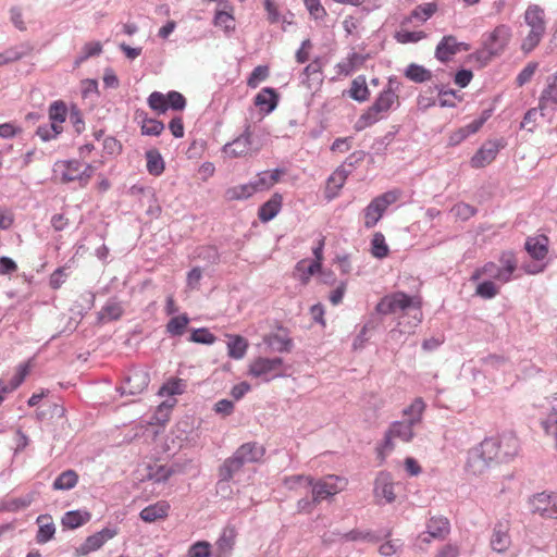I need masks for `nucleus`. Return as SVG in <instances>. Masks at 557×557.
<instances>
[{
	"mask_svg": "<svg viewBox=\"0 0 557 557\" xmlns=\"http://www.w3.org/2000/svg\"><path fill=\"white\" fill-rule=\"evenodd\" d=\"M228 337L227 356L235 360L244 358L249 347L247 338L239 334L230 335Z\"/></svg>",
	"mask_w": 557,
	"mask_h": 557,
	"instance_id": "obj_43",
	"label": "nucleus"
},
{
	"mask_svg": "<svg viewBox=\"0 0 557 557\" xmlns=\"http://www.w3.org/2000/svg\"><path fill=\"white\" fill-rule=\"evenodd\" d=\"M482 46L492 51H497V55H502L512 36L511 27L507 24L497 25L491 33L484 35Z\"/></svg>",
	"mask_w": 557,
	"mask_h": 557,
	"instance_id": "obj_13",
	"label": "nucleus"
},
{
	"mask_svg": "<svg viewBox=\"0 0 557 557\" xmlns=\"http://www.w3.org/2000/svg\"><path fill=\"white\" fill-rule=\"evenodd\" d=\"M103 51V46L100 41H88L86 42L81 52L75 57L73 62V69H78L85 61L90 58L99 57Z\"/></svg>",
	"mask_w": 557,
	"mask_h": 557,
	"instance_id": "obj_41",
	"label": "nucleus"
},
{
	"mask_svg": "<svg viewBox=\"0 0 557 557\" xmlns=\"http://www.w3.org/2000/svg\"><path fill=\"white\" fill-rule=\"evenodd\" d=\"M199 426L200 421L194 414H185L176 422L173 433L182 443L195 446L200 437Z\"/></svg>",
	"mask_w": 557,
	"mask_h": 557,
	"instance_id": "obj_11",
	"label": "nucleus"
},
{
	"mask_svg": "<svg viewBox=\"0 0 557 557\" xmlns=\"http://www.w3.org/2000/svg\"><path fill=\"white\" fill-rule=\"evenodd\" d=\"M393 438V432L386 430L383 440L375 446L376 459L381 465L385 462L387 454L392 453L395 448Z\"/></svg>",
	"mask_w": 557,
	"mask_h": 557,
	"instance_id": "obj_62",
	"label": "nucleus"
},
{
	"mask_svg": "<svg viewBox=\"0 0 557 557\" xmlns=\"http://www.w3.org/2000/svg\"><path fill=\"white\" fill-rule=\"evenodd\" d=\"M475 286L474 296H478L482 299L490 300L495 298L499 292L500 287L492 280H479Z\"/></svg>",
	"mask_w": 557,
	"mask_h": 557,
	"instance_id": "obj_54",
	"label": "nucleus"
},
{
	"mask_svg": "<svg viewBox=\"0 0 557 557\" xmlns=\"http://www.w3.org/2000/svg\"><path fill=\"white\" fill-rule=\"evenodd\" d=\"M36 523L38 524V531L36 533V542L38 544L48 543L54 537L55 525L49 513L39 515L36 519Z\"/></svg>",
	"mask_w": 557,
	"mask_h": 557,
	"instance_id": "obj_30",
	"label": "nucleus"
},
{
	"mask_svg": "<svg viewBox=\"0 0 557 557\" xmlns=\"http://www.w3.org/2000/svg\"><path fill=\"white\" fill-rule=\"evenodd\" d=\"M498 261L502 265L487 261L482 267L475 268L470 276V282H478L482 276H487V280L497 281L502 284L510 282L518 269L516 253L512 250H505L500 253Z\"/></svg>",
	"mask_w": 557,
	"mask_h": 557,
	"instance_id": "obj_1",
	"label": "nucleus"
},
{
	"mask_svg": "<svg viewBox=\"0 0 557 557\" xmlns=\"http://www.w3.org/2000/svg\"><path fill=\"white\" fill-rule=\"evenodd\" d=\"M549 238L547 235L528 237L524 243V249L535 261H542L548 253Z\"/></svg>",
	"mask_w": 557,
	"mask_h": 557,
	"instance_id": "obj_24",
	"label": "nucleus"
},
{
	"mask_svg": "<svg viewBox=\"0 0 557 557\" xmlns=\"http://www.w3.org/2000/svg\"><path fill=\"white\" fill-rule=\"evenodd\" d=\"M264 454L265 448L257 442L244 443L233 453L243 466L261 461Z\"/></svg>",
	"mask_w": 557,
	"mask_h": 557,
	"instance_id": "obj_21",
	"label": "nucleus"
},
{
	"mask_svg": "<svg viewBox=\"0 0 557 557\" xmlns=\"http://www.w3.org/2000/svg\"><path fill=\"white\" fill-rule=\"evenodd\" d=\"M117 534L116 528H103L100 531L87 536L85 541L75 548L74 557L86 556L91 552H96L103 546V544L113 539Z\"/></svg>",
	"mask_w": 557,
	"mask_h": 557,
	"instance_id": "obj_14",
	"label": "nucleus"
},
{
	"mask_svg": "<svg viewBox=\"0 0 557 557\" xmlns=\"http://www.w3.org/2000/svg\"><path fill=\"white\" fill-rule=\"evenodd\" d=\"M283 206V196L280 193H274L258 208V219L261 223L265 224L272 221L281 211Z\"/></svg>",
	"mask_w": 557,
	"mask_h": 557,
	"instance_id": "obj_23",
	"label": "nucleus"
},
{
	"mask_svg": "<svg viewBox=\"0 0 557 557\" xmlns=\"http://www.w3.org/2000/svg\"><path fill=\"white\" fill-rule=\"evenodd\" d=\"M370 252L371 255L382 260L389 255V247L386 244L385 236L381 232H376L373 234L371 242H370Z\"/></svg>",
	"mask_w": 557,
	"mask_h": 557,
	"instance_id": "obj_56",
	"label": "nucleus"
},
{
	"mask_svg": "<svg viewBox=\"0 0 557 557\" xmlns=\"http://www.w3.org/2000/svg\"><path fill=\"white\" fill-rule=\"evenodd\" d=\"M342 481L341 478L330 475L326 479L315 480L314 478L308 479V487L311 488L313 502L318 505L323 500H331L333 496L339 493L341 488L337 487L336 483L331 481Z\"/></svg>",
	"mask_w": 557,
	"mask_h": 557,
	"instance_id": "obj_12",
	"label": "nucleus"
},
{
	"mask_svg": "<svg viewBox=\"0 0 557 557\" xmlns=\"http://www.w3.org/2000/svg\"><path fill=\"white\" fill-rule=\"evenodd\" d=\"M394 486L392 473L387 470H382L374 480L373 495L375 498H384L386 504H392L396 500Z\"/></svg>",
	"mask_w": 557,
	"mask_h": 557,
	"instance_id": "obj_17",
	"label": "nucleus"
},
{
	"mask_svg": "<svg viewBox=\"0 0 557 557\" xmlns=\"http://www.w3.org/2000/svg\"><path fill=\"white\" fill-rule=\"evenodd\" d=\"M95 171L96 168L90 163H87L84 170L77 174H71L69 171H63L61 174V183L69 184L72 182H78L79 187L85 188L94 176Z\"/></svg>",
	"mask_w": 557,
	"mask_h": 557,
	"instance_id": "obj_40",
	"label": "nucleus"
},
{
	"mask_svg": "<svg viewBox=\"0 0 557 557\" xmlns=\"http://www.w3.org/2000/svg\"><path fill=\"white\" fill-rule=\"evenodd\" d=\"M495 457L494 443L485 437L481 443L468 450L465 472L474 476L482 475L488 469L498 465Z\"/></svg>",
	"mask_w": 557,
	"mask_h": 557,
	"instance_id": "obj_2",
	"label": "nucleus"
},
{
	"mask_svg": "<svg viewBox=\"0 0 557 557\" xmlns=\"http://www.w3.org/2000/svg\"><path fill=\"white\" fill-rule=\"evenodd\" d=\"M416 423L408 421H394L389 428L388 432H393V436L401 440L405 443H409L414 437L413 425Z\"/></svg>",
	"mask_w": 557,
	"mask_h": 557,
	"instance_id": "obj_46",
	"label": "nucleus"
},
{
	"mask_svg": "<svg viewBox=\"0 0 557 557\" xmlns=\"http://www.w3.org/2000/svg\"><path fill=\"white\" fill-rule=\"evenodd\" d=\"M187 383L185 380L174 376L165 381L157 392V395L160 397L169 396L173 397L176 395H182L186 392Z\"/></svg>",
	"mask_w": 557,
	"mask_h": 557,
	"instance_id": "obj_44",
	"label": "nucleus"
},
{
	"mask_svg": "<svg viewBox=\"0 0 557 557\" xmlns=\"http://www.w3.org/2000/svg\"><path fill=\"white\" fill-rule=\"evenodd\" d=\"M277 333L271 332L263 336V343L273 351L284 354L292 352L295 344L290 337V331L280 321H275Z\"/></svg>",
	"mask_w": 557,
	"mask_h": 557,
	"instance_id": "obj_10",
	"label": "nucleus"
},
{
	"mask_svg": "<svg viewBox=\"0 0 557 557\" xmlns=\"http://www.w3.org/2000/svg\"><path fill=\"white\" fill-rule=\"evenodd\" d=\"M187 557H212V545L205 540L196 541L188 547Z\"/></svg>",
	"mask_w": 557,
	"mask_h": 557,
	"instance_id": "obj_64",
	"label": "nucleus"
},
{
	"mask_svg": "<svg viewBox=\"0 0 557 557\" xmlns=\"http://www.w3.org/2000/svg\"><path fill=\"white\" fill-rule=\"evenodd\" d=\"M286 173L285 168H275L271 171H262L257 174L255 180L259 191L269 190L276 183H278L282 176Z\"/></svg>",
	"mask_w": 557,
	"mask_h": 557,
	"instance_id": "obj_35",
	"label": "nucleus"
},
{
	"mask_svg": "<svg viewBox=\"0 0 557 557\" xmlns=\"http://www.w3.org/2000/svg\"><path fill=\"white\" fill-rule=\"evenodd\" d=\"M404 76L416 84H422L432 78V72L418 63H410L404 70Z\"/></svg>",
	"mask_w": 557,
	"mask_h": 557,
	"instance_id": "obj_45",
	"label": "nucleus"
},
{
	"mask_svg": "<svg viewBox=\"0 0 557 557\" xmlns=\"http://www.w3.org/2000/svg\"><path fill=\"white\" fill-rule=\"evenodd\" d=\"M397 100L398 96H392L384 90L379 92L373 103L358 117L354 124V129L361 132L377 123L382 119L380 114L388 112Z\"/></svg>",
	"mask_w": 557,
	"mask_h": 557,
	"instance_id": "obj_4",
	"label": "nucleus"
},
{
	"mask_svg": "<svg viewBox=\"0 0 557 557\" xmlns=\"http://www.w3.org/2000/svg\"><path fill=\"white\" fill-rule=\"evenodd\" d=\"M196 258L205 261L207 264L215 265L220 263L221 255L215 245H201L195 250Z\"/></svg>",
	"mask_w": 557,
	"mask_h": 557,
	"instance_id": "obj_57",
	"label": "nucleus"
},
{
	"mask_svg": "<svg viewBox=\"0 0 557 557\" xmlns=\"http://www.w3.org/2000/svg\"><path fill=\"white\" fill-rule=\"evenodd\" d=\"M511 544L510 535L508 534V528L497 522L494 525L493 534L491 536V547L496 553H505Z\"/></svg>",
	"mask_w": 557,
	"mask_h": 557,
	"instance_id": "obj_28",
	"label": "nucleus"
},
{
	"mask_svg": "<svg viewBox=\"0 0 557 557\" xmlns=\"http://www.w3.org/2000/svg\"><path fill=\"white\" fill-rule=\"evenodd\" d=\"M399 193L397 190H387L374 197L363 209L364 227L370 230L374 227L385 213L388 206L397 201Z\"/></svg>",
	"mask_w": 557,
	"mask_h": 557,
	"instance_id": "obj_6",
	"label": "nucleus"
},
{
	"mask_svg": "<svg viewBox=\"0 0 557 557\" xmlns=\"http://www.w3.org/2000/svg\"><path fill=\"white\" fill-rule=\"evenodd\" d=\"M342 540L345 542L366 541L370 543H379L382 541V536L373 531H361L359 529H352L342 534Z\"/></svg>",
	"mask_w": 557,
	"mask_h": 557,
	"instance_id": "obj_58",
	"label": "nucleus"
},
{
	"mask_svg": "<svg viewBox=\"0 0 557 557\" xmlns=\"http://www.w3.org/2000/svg\"><path fill=\"white\" fill-rule=\"evenodd\" d=\"M354 168L344 165H339L330 176H329V189L332 188V182L338 181V185H334V190L330 195V199L336 198L339 195V190L344 186L347 177L351 174Z\"/></svg>",
	"mask_w": 557,
	"mask_h": 557,
	"instance_id": "obj_50",
	"label": "nucleus"
},
{
	"mask_svg": "<svg viewBox=\"0 0 557 557\" xmlns=\"http://www.w3.org/2000/svg\"><path fill=\"white\" fill-rule=\"evenodd\" d=\"M257 191H259V188L256 182L251 181L247 184H240L226 188L224 191V199L226 201L246 200L252 197Z\"/></svg>",
	"mask_w": 557,
	"mask_h": 557,
	"instance_id": "obj_29",
	"label": "nucleus"
},
{
	"mask_svg": "<svg viewBox=\"0 0 557 557\" xmlns=\"http://www.w3.org/2000/svg\"><path fill=\"white\" fill-rule=\"evenodd\" d=\"M66 408L63 405L47 401L35 411V419L37 422H44L53 418H64Z\"/></svg>",
	"mask_w": 557,
	"mask_h": 557,
	"instance_id": "obj_34",
	"label": "nucleus"
},
{
	"mask_svg": "<svg viewBox=\"0 0 557 557\" xmlns=\"http://www.w3.org/2000/svg\"><path fill=\"white\" fill-rule=\"evenodd\" d=\"M507 146L504 137L496 139H487L476 150L470 159V166L472 169H482L491 164L497 157L498 152Z\"/></svg>",
	"mask_w": 557,
	"mask_h": 557,
	"instance_id": "obj_8",
	"label": "nucleus"
},
{
	"mask_svg": "<svg viewBox=\"0 0 557 557\" xmlns=\"http://www.w3.org/2000/svg\"><path fill=\"white\" fill-rule=\"evenodd\" d=\"M354 168L344 165H339L330 176H329V189L332 188V182L338 181V185H334V190L330 195V199L336 198L339 195V190L344 186L347 177L351 174Z\"/></svg>",
	"mask_w": 557,
	"mask_h": 557,
	"instance_id": "obj_49",
	"label": "nucleus"
},
{
	"mask_svg": "<svg viewBox=\"0 0 557 557\" xmlns=\"http://www.w3.org/2000/svg\"><path fill=\"white\" fill-rule=\"evenodd\" d=\"M212 24L215 27L223 28V32L227 37H230L236 29L234 13H228L223 10H215Z\"/></svg>",
	"mask_w": 557,
	"mask_h": 557,
	"instance_id": "obj_47",
	"label": "nucleus"
},
{
	"mask_svg": "<svg viewBox=\"0 0 557 557\" xmlns=\"http://www.w3.org/2000/svg\"><path fill=\"white\" fill-rule=\"evenodd\" d=\"M70 108L63 100H54L50 103L48 109V116L50 122L64 123L69 115Z\"/></svg>",
	"mask_w": 557,
	"mask_h": 557,
	"instance_id": "obj_60",
	"label": "nucleus"
},
{
	"mask_svg": "<svg viewBox=\"0 0 557 557\" xmlns=\"http://www.w3.org/2000/svg\"><path fill=\"white\" fill-rule=\"evenodd\" d=\"M248 374L253 377H260L263 382L269 383L270 381L278 377H285L284 372H274L272 369L269 357H257L248 368Z\"/></svg>",
	"mask_w": 557,
	"mask_h": 557,
	"instance_id": "obj_20",
	"label": "nucleus"
},
{
	"mask_svg": "<svg viewBox=\"0 0 557 557\" xmlns=\"http://www.w3.org/2000/svg\"><path fill=\"white\" fill-rule=\"evenodd\" d=\"M150 372L144 367L133 366L123 374L115 391L121 396H136L144 393L150 384Z\"/></svg>",
	"mask_w": 557,
	"mask_h": 557,
	"instance_id": "obj_5",
	"label": "nucleus"
},
{
	"mask_svg": "<svg viewBox=\"0 0 557 557\" xmlns=\"http://www.w3.org/2000/svg\"><path fill=\"white\" fill-rule=\"evenodd\" d=\"M34 46L29 41L22 42L0 53V66L16 62L29 55Z\"/></svg>",
	"mask_w": 557,
	"mask_h": 557,
	"instance_id": "obj_31",
	"label": "nucleus"
},
{
	"mask_svg": "<svg viewBox=\"0 0 557 557\" xmlns=\"http://www.w3.org/2000/svg\"><path fill=\"white\" fill-rule=\"evenodd\" d=\"M146 469L145 479L153 483H165L171 478L170 473H168L169 466L166 465H148Z\"/></svg>",
	"mask_w": 557,
	"mask_h": 557,
	"instance_id": "obj_61",
	"label": "nucleus"
},
{
	"mask_svg": "<svg viewBox=\"0 0 557 557\" xmlns=\"http://www.w3.org/2000/svg\"><path fill=\"white\" fill-rule=\"evenodd\" d=\"M243 465L239 459H237L234 455L226 458L219 467H218V482L216 490L224 491L230 488L228 483L234 478V475L243 469Z\"/></svg>",
	"mask_w": 557,
	"mask_h": 557,
	"instance_id": "obj_19",
	"label": "nucleus"
},
{
	"mask_svg": "<svg viewBox=\"0 0 557 557\" xmlns=\"http://www.w3.org/2000/svg\"><path fill=\"white\" fill-rule=\"evenodd\" d=\"M524 21L531 30L545 33L544 10L537 4H530L524 13Z\"/></svg>",
	"mask_w": 557,
	"mask_h": 557,
	"instance_id": "obj_39",
	"label": "nucleus"
},
{
	"mask_svg": "<svg viewBox=\"0 0 557 557\" xmlns=\"http://www.w3.org/2000/svg\"><path fill=\"white\" fill-rule=\"evenodd\" d=\"M344 96H348L352 100L361 103L370 98V90L367 85V79L364 75H358L356 78L351 81L350 88L343 92Z\"/></svg>",
	"mask_w": 557,
	"mask_h": 557,
	"instance_id": "obj_33",
	"label": "nucleus"
},
{
	"mask_svg": "<svg viewBox=\"0 0 557 557\" xmlns=\"http://www.w3.org/2000/svg\"><path fill=\"white\" fill-rule=\"evenodd\" d=\"M78 474L73 469H67L61 472L52 483V490L54 491H70L78 483Z\"/></svg>",
	"mask_w": 557,
	"mask_h": 557,
	"instance_id": "obj_48",
	"label": "nucleus"
},
{
	"mask_svg": "<svg viewBox=\"0 0 557 557\" xmlns=\"http://www.w3.org/2000/svg\"><path fill=\"white\" fill-rule=\"evenodd\" d=\"M540 108L543 109V103L552 101L557 103V72L547 78V85L540 96Z\"/></svg>",
	"mask_w": 557,
	"mask_h": 557,
	"instance_id": "obj_63",
	"label": "nucleus"
},
{
	"mask_svg": "<svg viewBox=\"0 0 557 557\" xmlns=\"http://www.w3.org/2000/svg\"><path fill=\"white\" fill-rule=\"evenodd\" d=\"M124 314V309L116 297L107 300L101 310L97 313V324H104L111 321L120 320Z\"/></svg>",
	"mask_w": 557,
	"mask_h": 557,
	"instance_id": "obj_25",
	"label": "nucleus"
},
{
	"mask_svg": "<svg viewBox=\"0 0 557 557\" xmlns=\"http://www.w3.org/2000/svg\"><path fill=\"white\" fill-rule=\"evenodd\" d=\"M187 339L195 344L213 345L216 336L208 327H193Z\"/></svg>",
	"mask_w": 557,
	"mask_h": 557,
	"instance_id": "obj_59",
	"label": "nucleus"
},
{
	"mask_svg": "<svg viewBox=\"0 0 557 557\" xmlns=\"http://www.w3.org/2000/svg\"><path fill=\"white\" fill-rule=\"evenodd\" d=\"M354 168L344 165H339L330 176H329V189L332 188V182L338 181V185H334V190L330 195V199L336 198L339 195V190L344 186L347 177L351 174Z\"/></svg>",
	"mask_w": 557,
	"mask_h": 557,
	"instance_id": "obj_51",
	"label": "nucleus"
},
{
	"mask_svg": "<svg viewBox=\"0 0 557 557\" xmlns=\"http://www.w3.org/2000/svg\"><path fill=\"white\" fill-rule=\"evenodd\" d=\"M370 58V54H360L358 52H351L346 62L337 63V73L339 75L349 76L354 71L361 67L364 62Z\"/></svg>",
	"mask_w": 557,
	"mask_h": 557,
	"instance_id": "obj_42",
	"label": "nucleus"
},
{
	"mask_svg": "<svg viewBox=\"0 0 557 557\" xmlns=\"http://www.w3.org/2000/svg\"><path fill=\"white\" fill-rule=\"evenodd\" d=\"M251 126L249 123H247L244 132L233 141L226 143L223 146L222 151L230 158H239L246 156L248 151L251 149Z\"/></svg>",
	"mask_w": 557,
	"mask_h": 557,
	"instance_id": "obj_16",
	"label": "nucleus"
},
{
	"mask_svg": "<svg viewBox=\"0 0 557 557\" xmlns=\"http://www.w3.org/2000/svg\"><path fill=\"white\" fill-rule=\"evenodd\" d=\"M487 440L494 443L498 465L510 462L519 454L520 442L513 432H506L496 437L491 436Z\"/></svg>",
	"mask_w": 557,
	"mask_h": 557,
	"instance_id": "obj_7",
	"label": "nucleus"
},
{
	"mask_svg": "<svg viewBox=\"0 0 557 557\" xmlns=\"http://www.w3.org/2000/svg\"><path fill=\"white\" fill-rule=\"evenodd\" d=\"M189 323L190 318L186 312L174 315L165 324V333L170 337H180L185 334Z\"/></svg>",
	"mask_w": 557,
	"mask_h": 557,
	"instance_id": "obj_38",
	"label": "nucleus"
},
{
	"mask_svg": "<svg viewBox=\"0 0 557 557\" xmlns=\"http://www.w3.org/2000/svg\"><path fill=\"white\" fill-rule=\"evenodd\" d=\"M170 508V504L166 500H159L141 509L139 518L146 523H153L165 519L169 516Z\"/></svg>",
	"mask_w": 557,
	"mask_h": 557,
	"instance_id": "obj_26",
	"label": "nucleus"
},
{
	"mask_svg": "<svg viewBox=\"0 0 557 557\" xmlns=\"http://www.w3.org/2000/svg\"><path fill=\"white\" fill-rule=\"evenodd\" d=\"M450 532V522L446 517H432L426 522V531L419 535V541L430 543L431 539L444 540Z\"/></svg>",
	"mask_w": 557,
	"mask_h": 557,
	"instance_id": "obj_18",
	"label": "nucleus"
},
{
	"mask_svg": "<svg viewBox=\"0 0 557 557\" xmlns=\"http://www.w3.org/2000/svg\"><path fill=\"white\" fill-rule=\"evenodd\" d=\"M422 298L419 295H409L406 292L397 290L384 295L375 305V312L382 315H389L396 313L398 310L407 312L410 309L419 311L418 321L422 320Z\"/></svg>",
	"mask_w": 557,
	"mask_h": 557,
	"instance_id": "obj_3",
	"label": "nucleus"
},
{
	"mask_svg": "<svg viewBox=\"0 0 557 557\" xmlns=\"http://www.w3.org/2000/svg\"><path fill=\"white\" fill-rule=\"evenodd\" d=\"M322 267L318 262L308 259L299 260L294 268V276L300 282L302 286L309 284L312 275L318 274Z\"/></svg>",
	"mask_w": 557,
	"mask_h": 557,
	"instance_id": "obj_27",
	"label": "nucleus"
},
{
	"mask_svg": "<svg viewBox=\"0 0 557 557\" xmlns=\"http://www.w3.org/2000/svg\"><path fill=\"white\" fill-rule=\"evenodd\" d=\"M146 168L150 175L160 176L165 170V161L157 148L148 149L145 152Z\"/></svg>",
	"mask_w": 557,
	"mask_h": 557,
	"instance_id": "obj_37",
	"label": "nucleus"
},
{
	"mask_svg": "<svg viewBox=\"0 0 557 557\" xmlns=\"http://www.w3.org/2000/svg\"><path fill=\"white\" fill-rule=\"evenodd\" d=\"M400 131V125H393L392 129L388 131L384 136L374 139L372 149L376 156H385L388 146L393 143L396 135Z\"/></svg>",
	"mask_w": 557,
	"mask_h": 557,
	"instance_id": "obj_55",
	"label": "nucleus"
},
{
	"mask_svg": "<svg viewBox=\"0 0 557 557\" xmlns=\"http://www.w3.org/2000/svg\"><path fill=\"white\" fill-rule=\"evenodd\" d=\"M90 519L91 513L88 510H69L63 515L61 524L64 529L76 530L89 522Z\"/></svg>",
	"mask_w": 557,
	"mask_h": 557,
	"instance_id": "obj_32",
	"label": "nucleus"
},
{
	"mask_svg": "<svg viewBox=\"0 0 557 557\" xmlns=\"http://www.w3.org/2000/svg\"><path fill=\"white\" fill-rule=\"evenodd\" d=\"M509 358L505 355L488 354L478 359V363L484 371H498L505 364H507Z\"/></svg>",
	"mask_w": 557,
	"mask_h": 557,
	"instance_id": "obj_53",
	"label": "nucleus"
},
{
	"mask_svg": "<svg viewBox=\"0 0 557 557\" xmlns=\"http://www.w3.org/2000/svg\"><path fill=\"white\" fill-rule=\"evenodd\" d=\"M354 168L344 165H339L330 176H329V189L332 188V182L338 181V185H334V190L330 195V199L336 198L339 195V190L344 186L347 177L351 174Z\"/></svg>",
	"mask_w": 557,
	"mask_h": 557,
	"instance_id": "obj_52",
	"label": "nucleus"
},
{
	"mask_svg": "<svg viewBox=\"0 0 557 557\" xmlns=\"http://www.w3.org/2000/svg\"><path fill=\"white\" fill-rule=\"evenodd\" d=\"M281 94L274 87H263L252 99L261 116L271 114L278 106Z\"/></svg>",
	"mask_w": 557,
	"mask_h": 557,
	"instance_id": "obj_15",
	"label": "nucleus"
},
{
	"mask_svg": "<svg viewBox=\"0 0 557 557\" xmlns=\"http://www.w3.org/2000/svg\"><path fill=\"white\" fill-rule=\"evenodd\" d=\"M456 53V36L445 35L435 48V58L442 63H447Z\"/></svg>",
	"mask_w": 557,
	"mask_h": 557,
	"instance_id": "obj_36",
	"label": "nucleus"
},
{
	"mask_svg": "<svg viewBox=\"0 0 557 557\" xmlns=\"http://www.w3.org/2000/svg\"><path fill=\"white\" fill-rule=\"evenodd\" d=\"M530 511L544 519H557V492L535 493L529 498Z\"/></svg>",
	"mask_w": 557,
	"mask_h": 557,
	"instance_id": "obj_9",
	"label": "nucleus"
},
{
	"mask_svg": "<svg viewBox=\"0 0 557 557\" xmlns=\"http://www.w3.org/2000/svg\"><path fill=\"white\" fill-rule=\"evenodd\" d=\"M135 121L140 126V134L143 136H160L165 125L161 120L149 117L148 113L143 109L135 111Z\"/></svg>",
	"mask_w": 557,
	"mask_h": 557,
	"instance_id": "obj_22",
	"label": "nucleus"
}]
</instances>
